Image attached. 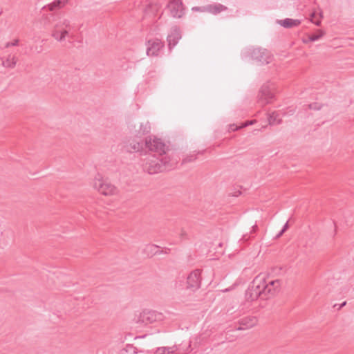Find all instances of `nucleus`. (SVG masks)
<instances>
[{
  "label": "nucleus",
  "instance_id": "obj_1",
  "mask_svg": "<svg viewBox=\"0 0 354 354\" xmlns=\"http://www.w3.org/2000/svg\"><path fill=\"white\" fill-rule=\"evenodd\" d=\"M280 286V281L271 280L267 281L264 277H256L245 292V299L248 301L257 300L258 298L268 299L275 295Z\"/></svg>",
  "mask_w": 354,
  "mask_h": 354
},
{
  "label": "nucleus",
  "instance_id": "obj_2",
  "mask_svg": "<svg viewBox=\"0 0 354 354\" xmlns=\"http://www.w3.org/2000/svg\"><path fill=\"white\" fill-rule=\"evenodd\" d=\"M177 164L178 160L171 158L169 156H164V157L149 156L143 165V168L149 174H155L171 170L175 168Z\"/></svg>",
  "mask_w": 354,
  "mask_h": 354
},
{
  "label": "nucleus",
  "instance_id": "obj_3",
  "mask_svg": "<svg viewBox=\"0 0 354 354\" xmlns=\"http://www.w3.org/2000/svg\"><path fill=\"white\" fill-rule=\"evenodd\" d=\"M71 22L68 19H64L57 22L51 31V36L57 41H64L66 37L74 38L73 34L70 33L71 29Z\"/></svg>",
  "mask_w": 354,
  "mask_h": 354
},
{
  "label": "nucleus",
  "instance_id": "obj_4",
  "mask_svg": "<svg viewBox=\"0 0 354 354\" xmlns=\"http://www.w3.org/2000/svg\"><path fill=\"white\" fill-rule=\"evenodd\" d=\"M145 147L149 151L156 153L160 157L167 156V151L169 150V147L161 139L155 136L153 138L151 136L147 138L145 141Z\"/></svg>",
  "mask_w": 354,
  "mask_h": 354
},
{
  "label": "nucleus",
  "instance_id": "obj_5",
  "mask_svg": "<svg viewBox=\"0 0 354 354\" xmlns=\"http://www.w3.org/2000/svg\"><path fill=\"white\" fill-rule=\"evenodd\" d=\"M274 86L270 82H266L261 87L259 94L257 102L261 106L273 102L274 98Z\"/></svg>",
  "mask_w": 354,
  "mask_h": 354
},
{
  "label": "nucleus",
  "instance_id": "obj_6",
  "mask_svg": "<svg viewBox=\"0 0 354 354\" xmlns=\"http://www.w3.org/2000/svg\"><path fill=\"white\" fill-rule=\"evenodd\" d=\"M93 187L100 194L104 196H111L117 194L118 189L111 183L105 181L101 178H95L93 182Z\"/></svg>",
  "mask_w": 354,
  "mask_h": 354
},
{
  "label": "nucleus",
  "instance_id": "obj_7",
  "mask_svg": "<svg viewBox=\"0 0 354 354\" xmlns=\"http://www.w3.org/2000/svg\"><path fill=\"white\" fill-rule=\"evenodd\" d=\"M248 54L253 60L260 64H269L272 60L270 53L266 49L258 47L250 49Z\"/></svg>",
  "mask_w": 354,
  "mask_h": 354
},
{
  "label": "nucleus",
  "instance_id": "obj_8",
  "mask_svg": "<svg viewBox=\"0 0 354 354\" xmlns=\"http://www.w3.org/2000/svg\"><path fill=\"white\" fill-rule=\"evenodd\" d=\"M163 318L162 313L153 310H144L138 319V322L148 325L156 322L160 321Z\"/></svg>",
  "mask_w": 354,
  "mask_h": 354
},
{
  "label": "nucleus",
  "instance_id": "obj_9",
  "mask_svg": "<svg viewBox=\"0 0 354 354\" xmlns=\"http://www.w3.org/2000/svg\"><path fill=\"white\" fill-rule=\"evenodd\" d=\"M170 15L174 18H181L185 14V8L181 0H171L167 5Z\"/></svg>",
  "mask_w": 354,
  "mask_h": 354
},
{
  "label": "nucleus",
  "instance_id": "obj_10",
  "mask_svg": "<svg viewBox=\"0 0 354 354\" xmlns=\"http://www.w3.org/2000/svg\"><path fill=\"white\" fill-rule=\"evenodd\" d=\"M200 286L201 272L199 270H195L192 271L187 278V288L195 290L198 289Z\"/></svg>",
  "mask_w": 354,
  "mask_h": 354
},
{
  "label": "nucleus",
  "instance_id": "obj_11",
  "mask_svg": "<svg viewBox=\"0 0 354 354\" xmlns=\"http://www.w3.org/2000/svg\"><path fill=\"white\" fill-rule=\"evenodd\" d=\"M258 323V318L255 316H246L238 320L239 326L236 328L237 330H243L255 326Z\"/></svg>",
  "mask_w": 354,
  "mask_h": 354
},
{
  "label": "nucleus",
  "instance_id": "obj_12",
  "mask_svg": "<svg viewBox=\"0 0 354 354\" xmlns=\"http://www.w3.org/2000/svg\"><path fill=\"white\" fill-rule=\"evenodd\" d=\"M145 142L142 140L129 139L125 142L124 147L129 153L140 151L143 149Z\"/></svg>",
  "mask_w": 354,
  "mask_h": 354
},
{
  "label": "nucleus",
  "instance_id": "obj_13",
  "mask_svg": "<svg viewBox=\"0 0 354 354\" xmlns=\"http://www.w3.org/2000/svg\"><path fill=\"white\" fill-rule=\"evenodd\" d=\"M147 54L149 56H157L158 51L164 46V43L158 39L148 41Z\"/></svg>",
  "mask_w": 354,
  "mask_h": 354
},
{
  "label": "nucleus",
  "instance_id": "obj_14",
  "mask_svg": "<svg viewBox=\"0 0 354 354\" xmlns=\"http://www.w3.org/2000/svg\"><path fill=\"white\" fill-rule=\"evenodd\" d=\"M181 39V32L180 28L175 26L172 28L171 33L168 35L167 40L169 50H171Z\"/></svg>",
  "mask_w": 354,
  "mask_h": 354
},
{
  "label": "nucleus",
  "instance_id": "obj_15",
  "mask_svg": "<svg viewBox=\"0 0 354 354\" xmlns=\"http://www.w3.org/2000/svg\"><path fill=\"white\" fill-rule=\"evenodd\" d=\"M301 21L299 19H293L286 18L285 19H279L277 23L285 28H292L297 27L301 24Z\"/></svg>",
  "mask_w": 354,
  "mask_h": 354
},
{
  "label": "nucleus",
  "instance_id": "obj_16",
  "mask_svg": "<svg viewBox=\"0 0 354 354\" xmlns=\"http://www.w3.org/2000/svg\"><path fill=\"white\" fill-rule=\"evenodd\" d=\"M154 354H183L180 352L178 346H173L171 347H160L158 348Z\"/></svg>",
  "mask_w": 354,
  "mask_h": 354
},
{
  "label": "nucleus",
  "instance_id": "obj_17",
  "mask_svg": "<svg viewBox=\"0 0 354 354\" xmlns=\"http://www.w3.org/2000/svg\"><path fill=\"white\" fill-rule=\"evenodd\" d=\"M227 7L221 3L207 5V12L213 15H217L221 12L226 11Z\"/></svg>",
  "mask_w": 354,
  "mask_h": 354
},
{
  "label": "nucleus",
  "instance_id": "obj_18",
  "mask_svg": "<svg viewBox=\"0 0 354 354\" xmlns=\"http://www.w3.org/2000/svg\"><path fill=\"white\" fill-rule=\"evenodd\" d=\"M1 59L2 61L1 65L5 68H15L17 62V57L11 55H9L5 60L3 58Z\"/></svg>",
  "mask_w": 354,
  "mask_h": 354
},
{
  "label": "nucleus",
  "instance_id": "obj_19",
  "mask_svg": "<svg viewBox=\"0 0 354 354\" xmlns=\"http://www.w3.org/2000/svg\"><path fill=\"white\" fill-rule=\"evenodd\" d=\"M120 354H143L142 351H138V348L132 344H127L124 348L120 350Z\"/></svg>",
  "mask_w": 354,
  "mask_h": 354
},
{
  "label": "nucleus",
  "instance_id": "obj_20",
  "mask_svg": "<svg viewBox=\"0 0 354 354\" xmlns=\"http://www.w3.org/2000/svg\"><path fill=\"white\" fill-rule=\"evenodd\" d=\"M151 131V124L149 121H146L145 122L140 123V129L138 131V135L145 136L150 133Z\"/></svg>",
  "mask_w": 354,
  "mask_h": 354
},
{
  "label": "nucleus",
  "instance_id": "obj_21",
  "mask_svg": "<svg viewBox=\"0 0 354 354\" xmlns=\"http://www.w3.org/2000/svg\"><path fill=\"white\" fill-rule=\"evenodd\" d=\"M159 246L154 244H149L145 246L144 251L148 256L158 254Z\"/></svg>",
  "mask_w": 354,
  "mask_h": 354
},
{
  "label": "nucleus",
  "instance_id": "obj_22",
  "mask_svg": "<svg viewBox=\"0 0 354 354\" xmlns=\"http://www.w3.org/2000/svg\"><path fill=\"white\" fill-rule=\"evenodd\" d=\"M325 34L322 30H318L317 32L308 35V41H315L319 39Z\"/></svg>",
  "mask_w": 354,
  "mask_h": 354
},
{
  "label": "nucleus",
  "instance_id": "obj_23",
  "mask_svg": "<svg viewBox=\"0 0 354 354\" xmlns=\"http://www.w3.org/2000/svg\"><path fill=\"white\" fill-rule=\"evenodd\" d=\"M278 114L273 112L268 116V122L270 125L278 124L281 122V119H277Z\"/></svg>",
  "mask_w": 354,
  "mask_h": 354
},
{
  "label": "nucleus",
  "instance_id": "obj_24",
  "mask_svg": "<svg viewBox=\"0 0 354 354\" xmlns=\"http://www.w3.org/2000/svg\"><path fill=\"white\" fill-rule=\"evenodd\" d=\"M61 5H62V1L57 0V1H53V3H49L48 5H47V6H44L43 8V9L46 8V7H48V8L50 11H53L56 9L61 8Z\"/></svg>",
  "mask_w": 354,
  "mask_h": 354
},
{
  "label": "nucleus",
  "instance_id": "obj_25",
  "mask_svg": "<svg viewBox=\"0 0 354 354\" xmlns=\"http://www.w3.org/2000/svg\"><path fill=\"white\" fill-rule=\"evenodd\" d=\"M317 17V13L315 12H313L310 15V21L314 23L316 26H319L321 25V20L317 19L315 20V17Z\"/></svg>",
  "mask_w": 354,
  "mask_h": 354
},
{
  "label": "nucleus",
  "instance_id": "obj_26",
  "mask_svg": "<svg viewBox=\"0 0 354 354\" xmlns=\"http://www.w3.org/2000/svg\"><path fill=\"white\" fill-rule=\"evenodd\" d=\"M196 159V156L194 155V154L187 156L186 158H185L183 160L182 164H185V163H187V162H189L194 161Z\"/></svg>",
  "mask_w": 354,
  "mask_h": 354
},
{
  "label": "nucleus",
  "instance_id": "obj_27",
  "mask_svg": "<svg viewBox=\"0 0 354 354\" xmlns=\"http://www.w3.org/2000/svg\"><path fill=\"white\" fill-rule=\"evenodd\" d=\"M19 40L18 39H15L12 42H7L5 44V48H10V47H12V46H17L19 44Z\"/></svg>",
  "mask_w": 354,
  "mask_h": 354
},
{
  "label": "nucleus",
  "instance_id": "obj_28",
  "mask_svg": "<svg viewBox=\"0 0 354 354\" xmlns=\"http://www.w3.org/2000/svg\"><path fill=\"white\" fill-rule=\"evenodd\" d=\"M248 124L247 123V124H245L242 125L241 127H238L236 124H232L230 125L229 130L232 131H237L239 129H240L241 127H246Z\"/></svg>",
  "mask_w": 354,
  "mask_h": 354
},
{
  "label": "nucleus",
  "instance_id": "obj_29",
  "mask_svg": "<svg viewBox=\"0 0 354 354\" xmlns=\"http://www.w3.org/2000/svg\"><path fill=\"white\" fill-rule=\"evenodd\" d=\"M207 6H202V7H193L192 10L193 11H198V12H207Z\"/></svg>",
  "mask_w": 354,
  "mask_h": 354
},
{
  "label": "nucleus",
  "instance_id": "obj_30",
  "mask_svg": "<svg viewBox=\"0 0 354 354\" xmlns=\"http://www.w3.org/2000/svg\"><path fill=\"white\" fill-rule=\"evenodd\" d=\"M309 108L310 109L319 110V109H320L321 106H319L317 103H314V104H310L309 105Z\"/></svg>",
  "mask_w": 354,
  "mask_h": 354
},
{
  "label": "nucleus",
  "instance_id": "obj_31",
  "mask_svg": "<svg viewBox=\"0 0 354 354\" xmlns=\"http://www.w3.org/2000/svg\"><path fill=\"white\" fill-rule=\"evenodd\" d=\"M288 228V223L287 222L282 228V233H284Z\"/></svg>",
  "mask_w": 354,
  "mask_h": 354
},
{
  "label": "nucleus",
  "instance_id": "obj_32",
  "mask_svg": "<svg viewBox=\"0 0 354 354\" xmlns=\"http://www.w3.org/2000/svg\"><path fill=\"white\" fill-rule=\"evenodd\" d=\"M180 238H181V239H185V238H186V236H187L186 232H185V231H184V230H182V232H181V233H180Z\"/></svg>",
  "mask_w": 354,
  "mask_h": 354
},
{
  "label": "nucleus",
  "instance_id": "obj_33",
  "mask_svg": "<svg viewBox=\"0 0 354 354\" xmlns=\"http://www.w3.org/2000/svg\"><path fill=\"white\" fill-rule=\"evenodd\" d=\"M346 304V301H344L343 303H342L339 308H338V310L341 309L342 307H344L345 305Z\"/></svg>",
  "mask_w": 354,
  "mask_h": 354
},
{
  "label": "nucleus",
  "instance_id": "obj_34",
  "mask_svg": "<svg viewBox=\"0 0 354 354\" xmlns=\"http://www.w3.org/2000/svg\"><path fill=\"white\" fill-rule=\"evenodd\" d=\"M283 233H282V230L279 232V233L277 235V238L280 237Z\"/></svg>",
  "mask_w": 354,
  "mask_h": 354
},
{
  "label": "nucleus",
  "instance_id": "obj_35",
  "mask_svg": "<svg viewBox=\"0 0 354 354\" xmlns=\"http://www.w3.org/2000/svg\"><path fill=\"white\" fill-rule=\"evenodd\" d=\"M162 253H163V251H162V250H158V254H162Z\"/></svg>",
  "mask_w": 354,
  "mask_h": 354
},
{
  "label": "nucleus",
  "instance_id": "obj_36",
  "mask_svg": "<svg viewBox=\"0 0 354 354\" xmlns=\"http://www.w3.org/2000/svg\"><path fill=\"white\" fill-rule=\"evenodd\" d=\"M252 227H253V230L255 231L256 229L257 228V225H254Z\"/></svg>",
  "mask_w": 354,
  "mask_h": 354
},
{
  "label": "nucleus",
  "instance_id": "obj_37",
  "mask_svg": "<svg viewBox=\"0 0 354 354\" xmlns=\"http://www.w3.org/2000/svg\"><path fill=\"white\" fill-rule=\"evenodd\" d=\"M169 251H170V249H167V250H166V251L165 252V253L167 254Z\"/></svg>",
  "mask_w": 354,
  "mask_h": 354
},
{
  "label": "nucleus",
  "instance_id": "obj_38",
  "mask_svg": "<svg viewBox=\"0 0 354 354\" xmlns=\"http://www.w3.org/2000/svg\"><path fill=\"white\" fill-rule=\"evenodd\" d=\"M319 17H320V18H322V12H320V13L319 14Z\"/></svg>",
  "mask_w": 354,
  "mask_h": 354
},
{
  "label": "nucleus",
  "instance_id": "obj_39",
  "mask_svg": "<svg viewBox=\"0 0 354 354\" xmlns=\"http://www.w3.org/2000/svg\"><path fill=\"white\" fill-rule=\"evenodd\" d=\"M2 236V232L0 231V238Z\"/></svg>",
  "mask_w": 354,
  "mask_h": 354
}]
</instances>
